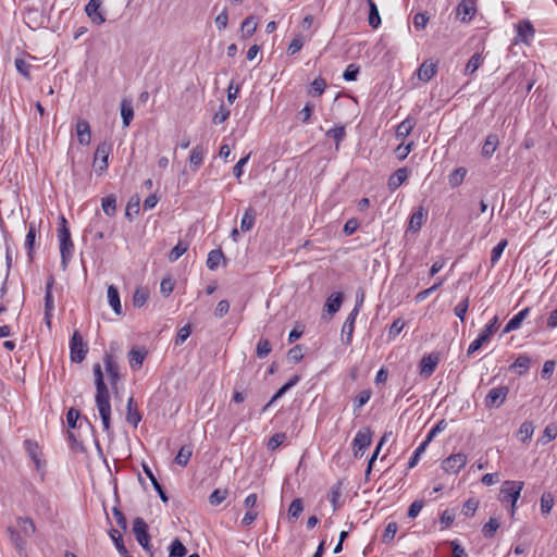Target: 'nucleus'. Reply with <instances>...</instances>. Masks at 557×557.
<instances>
[{
    "instance_id": "f257e3e1",
    "label": "nucleus",
    "mask_w": 557,
    "mask_h": 557,
    "mask_svg": "<svg viewBox=\"0 0 557 557\" xmlns=\"http://www.w3.org/2000/svg\"><path fill=\"white\" fill-rule=\"evenodd\" d=\"M96 386V407L99 411L103 430L110 432L111 429V404L110 392L104 382L103 372L100 363H95L92 367Z\"/></svg>"
},
{
    "instance_id": "f03ea898",
    "label": "nucleus",
    "mask_w": 557,
    "mask_h": 557,
    "mask_svg": "<svg viewBox=\"0 0 557 557\" xmlns=\"http://www.w3.org/2000/svg\"><path fill=\"white\" fill-rule=\"evenodd\" d=\"M58 239L60 243L61 267L63 270H66L73 257L74 244L71 238V232L69 228L67 220L64 218V215H61L59 218Z\"/></svg>"
},
{
    "instance_id": "7ed1b4c3",
    "label": "nucleus",
    "mask_w": 557,
    "mask_h": 557,
    "mask_svg": "<svg viewBox=\"0 0 557 557\" xmlns=\"http://www.w3.org/2000/svg\"><path fill=\"white\" fill-rule=\"evenodd\" d=\"M133 533L136 541L149 554V557H154L152 545L150 544V535L148 532V524L140 517H137L133 521Z\"/></svg>"
},
{
    "instance_id": "20e7f679",
    "label": "nucleus",
    "mask_w": 557,
    "mask_h": 557,
    "mask_svg": "<svg viewBox=\"0 0 557 557\" xmlns=\"http://www.w3.org/2000/svg\"><path fill=\"white\" fill-rule=\"evenodd\" d=\"M499 326L498 317H493L490 322L484 326L479 336L469 345L467 356L473 355L478 351L484 343L488 342L492 335L497 331Z\"/></svg>"
},
{
    "instance_id": "39448f33",
    "label": "nucleus",
    "mask_w": 557,
    "mask_h": 557,
    "mask_svg": "<svg viewBox=\"0 0 557 557\" xmlns=\"http://www.w3.org/2000/svg\"><path fill=\"white\" fill-rule=\"evenodd\" d=\"M88 352V345L84 342L81 333L74 331L70 339V359L72 362L81 363L85 360Z\"/></svg>"
},
{
    "instance_id": "423d86ee",
    "label": "nucleus",
    "mask_w": 557,
    "mask_h": 557,
    "mask_svg": "<svg viewBox=\"0 0 557 557\" xmlns=\"http://www.w3.org/2000/svg\"><path fill=\"white\" fill-rule=\"evenodd\" d=\"M112 152V144L108 141L100 143L95 151L94 166L98 175L103 174L108 169L109 156Z\"/></svg>"
},
{
    "instance_id": "0eeeda50",
    "label": "nucleus",
    "mask_w": 557,
    "mask_h": 557,
    "mask_svg": "<svg viewBox=\"0 0 557 557\" xmlns=\"http://www.w3.org/2000/svg\"><path fill=\"white\" fill-rule=\"evenodd\" d=\"M103 366H104V370L109 376V382H110L111 388L116 394L117 393V391H116L117 383L121 379V375H120L119 364L111 352H108V351L104 352Z\"/></svg>"
},
{
    "instance_id": "6e6552de",
    "label": "nucleus",
    "mask_w": 557,
    "mask_h": 557,
    "mask_svg": "<svg viewBox=\"0 0 557 557\" xmlns=\"http://www.w3.org/2000/svg\"><path fill=\"white\" fill-rule=\"evenodd\" d=\"M509 388L506 385L493 387L484 399V406L488 409L499 408L506 400Z\"/></svg>"
},
{
    "instance_id": "1a4fd4ad",
    "label": "nucleus",
    "mask_w": 557,
    "mask_h": 557,
    "mask_svg": "<svg viewBox=\"0 0 557 557\" xmlns=\"http://www.w3.org/2000/svg\"><path fill=\"white\" fill-rule=\"evenodd\" d=\"M522 488L523 482L521 481H505L500 490L503 495L502 502H510L511 506L516 507Z\"/></svg>"
},
{
    "instance_id": "9d476101",
    "label": "nucleus",
    "mask_w": 557,
    "mask_h": 557,
    "mask_svg": "<svg viewBox=\"0 0 557 557\" xmlns=\"http://www.w3.org/2000/svg\"><path fill=\"white\" fill-rule=\"evenodd\" d=\"M371 442L372 433L370 429L358 431L352 441L354 456L356 458L362 457L366 449L371 445Z\"/></svg>"
},
{
    "instance_id": "9b49d317",
    "label": "nucleus",
    "mask_w": 557,
    "mask_h": 557,
    "mask_svg": "<svg viewBox=\"0 0 557 557\" xmlns=\"http://www.w3.org/2000/svg\"><path fill=\"white\" fill-rule=\"evenodd\" d=\"M467 463V456L462 453L453 454L442 462V468L448 473H458Z\"/></svg>"
},
{
    "instance_id": "f8f14e48",
    "label": "nucleus",
    "mask_w": 557,
    "mask_h": 557,
    "mask_svg": "<svg viewBox=\"0 0 557 557\" xmlns=\"http://www.w3.org/2000/svg\"><path fill=\"white\" fill-rule=\"evenodd\" d=\"M26 449L28 451L29 457L34 461L36 466V470L38 471L41 480L45 476L46 471V461L40 458L39 451H38V445L36 443H33L29 440H26L24 442Z\"/></svg>"
},
{
    "instance_id": "ddd939ff",
    "label": "nucleus",
    "mask_w": 557,
    "mask_h": 557,
    "mask_svg": "<svg viewBox=\"0 0 557 557\" xmlns=\"http://www.w3.org/2000/svg\"><path fill=\"white\" fill-rule=\"evenodd\" d=\"M102 4V0H89V2L85 7V12L87 16L91 20L94 24L101 25L106 22V17L100 11Z\"/></svg>"
},
{
    "instance_id": "4468645a",
    "label": "nucleus",
    "mask_w": 557,
    "mask_h": 557,
    "mask_svg": "<svg viewBox=\"0 0 557 557\" xmlns=\"http://www.w3.org/2000/svg\"><path fill=\"white\" fill-rule=\"evenodd\" d=\"M517 38L523 44H530L535 35V29L529 20L520 21L516 25Z\"/></svg>"
},
{
    "instance_id": "2eb2a0df",
    "label": "nucleus",
    "mask_w": 557,
    "mask_h": 557,
    "mask_svg": "<svg viewBox=\"0 0 557 557\" xmlns=\"http://www.w3.org/2000/svg\"><path fill=\"white\" fill-rule=\"evenodd\" d=\"M440 361L438 354L424 355L420 361V374L424 377H430Z\"/></svg>"
},
{
    "instance_id": "dca6fc26",
    "label": "nucleus",
    "mask_w": 557,
    "mask_h": 557,
    "mask_svg": "<svg viewBox=\"0 0 557 557\" xmlns=\"http://www.w3.org/2000/svg\"><path fill=\"white\" fill-rule=\"evenodd\" d=\"M456 11L457 15L460 16L461 22H469L476 13V2L475 0H462L457 5Z\"/></svg>"
},
{
    "instance_id": "f3484780",
    "label": "nucleus",
    "mask_w": 557,
    "mask_h": 557,
    "mask_svg": "<svg viewBox=\"0 0 557 557\" xmlns=\"http://www.w3.org/2000/svg\"><path fill=\"white\" fill-rule=\"evenodd\" d=\"M357 315V310H351L342 326V341L346 345H349L352 341Z\"/></svg>"
},
{
    "instance_id": "a211bd4d",
    "label": "nucleus",
    "mask_w": 557,
    "mask_h": 557,
    "mask_svg": "<svg viewBox=\"0 0 557 557\" xmlns=\"http://www.w3.org/2000/svg\"><path fill=\"white\" fill-rule=\"evenodd\" d=\"M141 419L143 416L137 408V404L134 397L131 396L126 405V421L134 428H137Z\"/></svg>"
},
{
    "instance_id": "6ab92c4d",
    "label": "nucleus",
    "mask_w": 557,
    "mask_h": 557,
    "mask_svg": "<svg viewBox=\"0 0 557 557\" xmlns=\"http://www.w3.org/2000/svg\"><path fill=\"white\" fill-rule=\"evenodd\" d=\"M529 313H530V308H524L521 311H519L517 314H515L508 321V323L505 325L502 334L504 335V334H507V333L518 330L521 326L523 320L529 315Z\"/></svg>"
},
{
    "instance_id": "aec40b11",
    "label": "nucleus",
    "mask_w": 557,
    "mask_h": 557,
    "mask_svg": "<svg viewBox=\"0 0 557 557\" xmlns=\"http://www.w3.org/2000/svg\"><path fill=\"white\" fill-rule=\"evenodd\" d=\"M8 533H9L11 543L18 550V554L21 556L25 555L26 537L18 530L14 529L13 527L8 528Z\"/></svg>"
},
{
    "instance_id": "412c9836",
    "label": "nucleus",
    "mask_w": 557,
    "mask_h": 557,
    "mask_svg": "<svg viewBox=\"0 0 557 557\" xmlns=\"http://www.w3.org/2000/svg\"><path fill=\"white\" fill-rule=\"evenodd\" d=\"M499 145V138L497 134L491 133L486 136L482 146L481 154L484 158H491Z\"/></svg>"
},
{
    "instance_id": "4be33fe9",
    "label": "nucleus",
    "mask_w": 557,
    "mask_h": 557,
    "mask_svg": "<svg viewBox=\"0 0 557 557\" xmlns=\"http://www.w3.org/2000/svg\"><path fill=\"white\" fill-rule=\"evenodd\" d=\"M408 178L407 168L396 170L388 178L387 186L391 191H395Z\"/></svg>"
},
{
    "instance_id": "5701e85b",
    "label": "nucleus",
    "mask_w": 557,
    "mask_h": 557,
    "mask_svg": "<svg viewBox=\"0 0 557 557\" xmlns=\"http://www.w3.org/2000/svg\"><path fill=\"white\" fill-rule=\"evenodd\" d=\"M76 134L81 145L87 146L90 144L91 131L87 121L79 120L76 123Z\"/></svg>"
},
{
    "instance_id": "b1692460",
    "label": "nucleus",
    "mask_w": 557,
    "mask_h": 557,
    "mask_svg": "<svg viewBox=\"0 0 557 557\" xmlns=\"http://www.w3.org/2000/svg\"><path fill=\"white\" fill-rule=\"evenodd\" d=\"M342 304L343 294L339 292H335L327 297L324 304V309L327 311L330 315H333L341 309Z\"/></svg>"
},
{
    "instance_id": "393cba45",
    "label": "nucleus",
    "mask_w": 557,
    "mask_h": 557,
    "mask_svg": "<svg viewBox=\"0 0 557 557\" xmlns=\"http://www.w3.org/2000/svg\"><path fill=\"white\" fill-rule=\"evenodd\" d=\"M257 212L252 207H248L243 214L240 221V231L244 233L250 232L256 223Z\"/></svg>"
},
{
    "instance_id": "a878e982",
    "label": "nucleus",
    "mask_w": 557,
    "mask_h": 557,
    "mask_svg": "<svg viewBox=\"0 0 557 557\" xmlns=\"http://www.w3.org/2000/svg\"><path fill=\"white\" fill-rule=\"evenodd\" d=\"M109 305L116 314H121L122 306L120 300L119 289L114 285H110L107 290Z\"/></svg>"
},
{
    "instance_id": "bb28decb",
    "label": "nucleus",
    "mask_w": 557,
    "mask_h": 557,
    "mask_svg": "<svg viewBox=\"0 0 557 557\" xmlns=\"http://www.w3.org/2000/svg\"><path fill=\"white\" fill-rule=\"evenodd\" d=\"M206 150L202 145H196L189 156V162L193 170H198L203 162Z\"/></svg>"
},
{
    "instance_id": "cd10ccee",
    "label": "nucleus",
    "mask_w": 557,
    "mask_h": 557,
    "mask_svg": "<svg viewBox=\"0 0 557 557\" xmlns=\"http://www.w3.org/2000/svg\"><path fill=\"white\" fill-rule=\"evenodd\" d=\"M436 64L432 62H423L418 70V77L420 81L429 82L436 74Z\"/></svg>"
},
{
    "instance_id": "c85d7f7f",
    "label": "nucleus",
    "mask_w": 557,
    "mask_h": 557,
    "mask_svg": "<svg viewBox=\"0 0 557 557\" xmlns=\"http://www.w3.org/2000/svg\"><path fill=\"white\" fill-rule=\"evenodd\" d=\"M36 232L37 228L35 222H30L28 224V232L25 237V248L27 250V256L29 260H33V250L36 242Z\"/></svg>"
},
{
    "instance_id": "c756f323",
    "label": "nucleus",
    "mask_w": 557,
    "mask_h": 557,
    "mask_svg": "<svg viewBox=\"0 0 557 557\" xmlns=\"http://www.w3.org/2000/svg\"><path fill=\"white\" fill-rule=\"evenodd\" d=\"M109 534H110L111 540L114 543V546H115L116 550L121 555V557H133L127 552V549H126V547L124 545V542H123V537H122L121 533L117 530L111 529Z\"/></svg>"
},
{
    "instance_id": "7c9ffc66",
    "label": "nucleus",
    "mask_w": 557,
    "mask_h": 557,
    "mask_svg": "<svg viewBox=\"0 0 557 557\" xmlns=\"http://www.w3.org/2000/svg\"><path fill=\"white\" fill-rule=\"evenodd\" d=\"M146 352L138 348H132L127 355L129 367L132 369H139L145 360Z\"/></svg>"
},
{
    "instance_id": "2f4dec72",
    "label": "nucleus",
    "mask_w": 557,
    "mask_h": 557,
    "mask_svg": "<svg viewBox=\"0 0 557 557\" xmlns=\"http://www.w3.org/2000/svg\"><path fill=\"white\" fill-rule=\"evenodd\" d=\"M222 260H225L223 251L221 249H213L208 253L207 268L214 271L219 268Z\"/></svg>"
},
{
    "instance_id": "473e14b6",
    "label": "nucleus",
    "mask_w": 557,
    "mask_h": 557,
    "mask_svg": "<svg viewBox=\"0 0 557 557\" xmlns=\"http://www.w3.org/2000/svg\"><path fill=\"white\" fill-rule=\"evenodd\" d=\"M530 363H531V360L528 356L520 355L517 357L515 362L509 367V369L515 371L519 375H522L528 371Z\"/></svg>"
},
{
    "instance_id": "72a5a7b5",
    "label": "nucleus",
    "mask_w": 557,
    "mask_h": 557,
    "mask_svg": "<svg viewBox=\"0 0 557 557\" xmlns=\"http://www.w3.org/2000/svg\"><path fill=\"white\" fill-rule=\"evenodd\" d=\"M416 125V121L411 117L405 119L403 122H400L396 128V136L397 138L405 139L411 131L413 129Z\"/></svg>"
},
{
    "instance_id": "f704fd0d",
    "label": "nucleus",
    "mask_w": 557,
    "mask_h": 557,
    "mask_svg": "<svg viewBox=\"0 0 557 557\" xmlns=\"http://www.w3.org/2000/svg\"><path fill=\"white\" fill-rule=\"evenodd\" d=\"M367 3L369 5L368 22L369 25L375 29L381 25V16L379 13V9L373 0H367Z\"/></svg>"
},
{
    "instance_id": "c9c22d12",
    "label": "nucleus",
    "mask_w": 557,
    "mask_h": 557,
    "mask_svg": "<svg viewBox=\"0 0 557 557\" xmlns=\"http://www.w3.org/2000/svg\"><path fill=\"white\" fill-rule=\"evenodd\" d=\"M101 207L106 215L113 216L116 213V196L114 194L102 198Z\"/></svg>"
},
{
    "instance_id": "e433bc0d",
    "label": "nucleus",
    "mask_w": 557,
    "mask_h": 557,
    "mask_svg": "<svg viewBox=\"0 0 557 557\" xmlns=\"http://www.w3.org/2000/svg\"><path fill=\"white\" fill-rule=\"evenodd\" d=\"M17 525L20 528V532L26 537H30L35 531H36V528H35V524L33 522V520L30 518H22L20 517L17 519Z\"/></svg>"
},
{
    "instance_id": "4c0bfd02",
    "label": "nucleus",
    "mask_w": 557,
    "mask_h": 557,
    "mask_svg": "<svg viewBox=\"0 0 557 557\" xmlns=\"http://www.w3.org/2000/svg\"><path fill=\"white\" fill-rule=\"evenodd\" d=\"M467 175L466 168H457L448 175V184L451 188L460 186Z\"/></svg>"
},
{
    "instance_id": "58836bf2",
    "label": "nucleus",
    "mask_w": 557,
    "mask_h": 557,
    "mask_svg": "<svg viewBox=\"0 0 557 557\" xmlns=\"http://www.w3.org/2000/svg\"><path fill=\"white\" fill-rule=\"evenodd\" d=\"M53 284H54V278L51 275L49 277V280L47 281L46 289H45V310L46 311H53V309H54L53 296H52Z\"/></svg>"
},
{
    "instance_id": "ea45409f",
    "label": "nucleus",
    "mask_w": 557,
    "mask_h": 557,
    "mask_svg": "<svg viewBox=\"0 0 557 557\" xmlns=\"http://www.w3.org/2000/svg\"><path fill=\"white\" fill-rule=\"evenodd\" d=\"M193 454V448L189 445H184L175 456V462L182 467L187 466Z\"/></svg>"
},
{
    "instance_id": "a19ab883",
    "label": "nucleus",
    "mask_w": 557,
    "mask_h": 557,
    "mask_svg": "<svg viewBox=\"0 0 557 557\" xmlns=\"http://www.w3.org/2000/svg\"><path fill=\"white\" fill-rule=\"evenodd\" d=\"M188 250V243L180 240L170 251V262H175Z\"/></svg>"
},
{
    "instance_id": "79ce46f5",
    "label": "nucleus",
    "mask_w": 557,
    "mask_h": 557,
    "mask_svg": "<svg viewBox=\"0 0 557 557\" xmlns=\"http://www.w3.org/2000/svg\"><path fill=\"white\" fill-rule=\"evenodd\" d=\"M257 22L253 16H248L242 22L243 38H248L255 34Z\"/></svg>"
},
{
    "instance_id": "37998d69",
    "label": "nucleus",
    "mask_w": 557,
    "mask_h": 557,
    "mask_svg": "<svg viewBox=\"0 0 557 557\" xmlns=\"http://www.w3.org/2000/svg\"><path fill=\"white\" fill-rule=\"evenodd\" d=\"M121 116L123 120V126L127 127L134 117V110L129 102L123 100L121 102Z\"/></svg>"
},
{
    "instance_id": "c03bdc74",
    "label": "nucleus",
    "mask_w": 557,
    "mask_h": 557,
    "mask_svg": "<svg viewBox=\"0 0 557 557\" xmlns=\"http://www.w3.org/2000/svg\"><path fill=\"white\" fill-rule=\"evenodd\" d=\"M483 63V57L480 53H474L468 61L465 67L466 75H472Z\"/></svg>"
},
{
    "instance_id": "a18cd8bd",
    "label": "nucleus",
    "mask_w": 557,
    "mask_h": 557,
    "mask_svg": "<svg viewBox=\"0 0 557 557\" xmlns=\"http://www.w3.org/2000/svg\"><path fill=\"white\" fill-rule=\"evenodd\" d=\"M498 528H499L498 520L496 518H490V520L482 528L483 536L485 539L494 537Z\"/></svg>"
},
{
    "instance_id": "49530a36",
    "label": "nucleus",
    "mask_w": 557,
    "mask_h": 557,
    "mask_svg": "<svg viewBox=\"0 0 557 557\" xmlns=\"http://www.w3.org/2000/svg\"><path fill=\"white\" fill-rule=\"evenodd\" d=\"M507 239H502L493 249L491 252V264L494 267L500 259L505 248L507 247Z\"/></svg>"
},
{
    "instance_id": "de8ad7c7",
    "label": "nucleus",
    "mask_w": 557,
    "mask_h": 557,
    "mask_svg": "<svg viewBox=\"0 0 557 557\" xmlns=\"http://www.w3.org/2000/svg\"><path fill=\"white\" fill-rule=\"evenodd\" d=\"M185 555L186 547L178 539H175L170 545L169 557H184Z\"/></svg>"
},
{
    "instance_id": "09e8293b",
    "label": "nucleus",
    "mask_w": 557,
    "mask_h": 557,
    "mask_svg": "<svg viewBox=\"0 0 557 557\" xmlns=\"http://www.w3.org/2000/svg\"><path fill=\"white\" fill-rule=\"evenodd\" d=\"M272 350L271 344L265 338H260L257 344L256 355L258 358H265Z\"/></svg>"
},
{
    "instance_id": "8fccbe9b",
    "label": "nucleus",
    "mask_w": 557,
    "mask_h": 557,
    "mask_svg": "<svg viewBox=\"0 0 557 557\" xmlns=\"http://www.w3.org/2000/svg\"><path fill=\"white\" fill-rule=\"evenodd\" d=\"M228 495V492L227 490H220V488H216L214 490L210 496H209V503L212 505V506H219L220 504H222L226 497Z\"/></svg>"
},
{
    "instance_id": "3c124183",
    "label": "nucleus",
    "mask_w": 557,
    "mask_h": 557,
    "mask_svg": "<svg viewBox=\"0 0 557 557\" xmlns=\"http://www.w3.org/2000/svg\"><path fill=\"white\" fill-rule=\"evenodd\" d=\"M148 297V290L144 288H137L133 295V305L137 308H140L147 302Z\"/></svg>"
},
{
    "instance_id": "603ef678",
    "label": "nucleus",
    "mask_w": 557,
    "mask_h": 557,
    "mask_svg": "<svg viewBox=\"0 0 557 557\" xmlns=\"http://www.w3.org/2000/svg\"><path fill=\"white\" fill-rule=\"evenodd\" d=\"M423 219H424L423 209L419 208L418 211H416L411 214L410 223H409L410 230L419 231L422 226Z\"/></svg>"
},
{
    "instance_id": "864d4df0",
    "label": "nucleus",
    "mask_w": 557,
    "mask_h": 557,
    "mask_svg": "<svg viewBox=\"0 0 557 557\" xmlns=\"http://www.w3.org/2000/svg\"><path fill=\"white\" fill-rule=\"evenodd\" d=\"M326 136L332 137L336 143V148H338L339 143L346 136L345 126H335L326 132Z\"/></svg>"
},
{
    "instance_id": "5fc2aeb1",
    "label": "nucleus",
    "mask_w": 557,
    "mask_h": 557,
    "mask_svg": "<svg viewBox=\"0 0 557 557\" xmlns=\"http://www.w3.org/2000/svg\"><path fill=\"white\" fill-rule=\"evenodd\" d=\"M428 446H429V444L425 443L424 441L422 443H420V445L416 448V450L413 451L412 456L410 457V459L408 461L409 469L414 468L417 466L421 455L425 451Z\"/></svg>"
},
{
    "instance_id": "6e6d98bb",
    "label": "nucleus",
    "mask_w": 557,
    "mask_h": 557,
    "mask_svg": "<svg viewBox=\"0 0 557 557\" xmlns=\"http://www.w3.org/2000/svg\"><path fill=\"white\" fill-rule=\"evenodd\" d=\"M325 87V79H323L322 77H318L310 84V92L312 94L313 97H319L324 92Z\"/></svg>"
},
{
    "instance_id": "4d7b16f0",
    "label": "nucleus",
    "mask_w": 557,
    "mask_h": 557,
    "mask_svg": "<svg viewBox=\"0 0 557 557\" xmlns=\"http://www.w3.org/2000/svg\"><path fill=\"white\" fill-rule=\"evenodd\" d=\"M304 510V504L300 498H295L288 508V516L293 519H298Z\"/></svg>"
},
{
    "instance_id": "13d9d810",
    "label": "nucleus",
    "mask_w": 557,
    "mask_h": 557,
    "mask_svg": "<svg viewBox=\"0 0 557 557\" xmlns=\"http://www.w3.org/2000/svg\"><path fill=\"white\" fill-rule=\"evenodd\" d=\"M444 283V280H438L435 284H433L431 287L419 292L414 299L417 302H421L424 299H426L432 293H434L436 289H438Z\"/></svg>"
},
{
    "instance_id": "bf43d9fd",
    "label": "nucleus",
    "mask_w": 557,
    "mask_h": 557,
    "mask_svg": "<svg viewBox=\"0 0 557 557\" xmlns=\"http://www.w3.org/2000/svg\"><path fill=\"white\" fill-rule=\"evenodd\" d=\"M285 433H275L269 438L267 447L269 450H275L285 442Z\"/></svg>"
},
{
    "instance_id": "052dcab7",
    "label": "nucleus",
    "mask_w": 557,
    "mask_h": 557,
    "mask_svg": "<svg viewBox=\"0 0 557 557\" xmlns=\"http://www.w3.org/2000/svg\"><path fill=\"white\" fill-rule=\"evenodd\" d=\"M371 395L372 393L370 389L361 391L354 399L355 410H358L364 406L370 400Z\"/></svg>"
},
{
    "instance_id": "680f3d73",
    "label": "nucleus",
    "mask_w": 557,
    "mask_h": 557,
    "mask_svg": "<svg viewBox=\"0 0 557 557\" xmlns=\"http://www.w3.org/2000/svg\"><path fill=\"white\" fill-rule=\"evenodd\" d=\"M469 297H465L455 308H454V313L457 318L460 319V321H465V318H466V313L468 311V308H469Z\"/></svg>"
},
{
    "instance_id": "e2e57ef3",
    "label": "nucleus",
    "mask_w": 557,
    "mask_h": 557,
    "mask_svg": "<svg viewBox=\"0 0 557 557\" xmlns=\"http://www.w3.org/2000/svg\"><path fill=\"white\" fill-rule=\"evenodd\" d=\"M479 506V500L475 498H469L462 506L461 512L466 517L474 516Z\"/></svg>"
},
{
    "instance_id": "0e129e2a",
    "label": "nucleus",
    "mask_w": 557,
    "mask_h": 557,
    "mask_svg": "<svg viewBox=\"0 0 557 557\" xmlns=\"http://www.w3.org/2000/svg\"><path fill=\"white\" fill-rule=\"evenodd\" d=\"M533 432H534V426H533L532 422H528V421L523 422L519 429L520 440L522 442L529 441L532 437Z\"/></svg>"
},
{
    "instance_id": "69168bd1",
    "label": "nucleus",
    "mask_w": 557,
    "mask_h": 557,
    "mask_svg": "<svg viewBox=\"0 0 557 557\" xmlns=\"http://www.w3.org/2000/svg\"><path fill=\"white\" fill-rule=\"evenodd\" d=\"M397 529H398V525L396 522H394V521L388 522L387 525L385 527V530H384V533L382 536L383 543H389L395 537Z\"/></svg>"
},
{
    "instance_id": "338daca9",
    "label": "nucleus",
    "mask_w": 557,
    "mask_h": 557,
    "mask_svg": "<svg viewBox=\"0 0 557 557\" xmlns=\"http://www.w3.org/2000/svg\"><path fill=\"white\" fill-rule=\"evenodd\" d=\"M304 46V38L300 35H296L287 48V53L294 55L301 50Z\"/></svg>"
},
{
    "instance_id": "774afa93",
    "label": "nucleus",
    "mask_w": 557,
    "mask_h": 557,
    "mask_svg": "<svg viewBox=\"0 0 557 557\" xmlns=\"http://www.w3.org/2000/svg\"><path fill=\"white\" fill-rule=\"evenodd\" d=\"M554 499L550 494H543L541 497V512L543 515H548L553 508Z\"/></svg>"
}]
</instances>
